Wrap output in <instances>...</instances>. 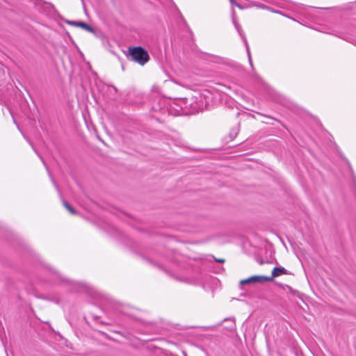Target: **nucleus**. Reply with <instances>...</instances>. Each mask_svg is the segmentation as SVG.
<instances>
[{"label": "nucleus", "instance_id": "nucleus-1", "mask_svg": "<svg viewBox=\"0 0 356 356\" xmlns=\"http://www.w3.org/2000/svg\"><path fill=\"white\" fill-rule=\"evenodd\" d=\"M128 51L129 58L141 65H145L149 59L147 51L141 47L129 48Z\"/></svg>", "mask_w": 356, "mask_h": 356}, {"label": "nucleus", "instance_id": "nucleus-2", "mask_svg": "<svg viewBox=\"0 0 356 356\" xmlns=\"http://www.w3.org/2000/svg\"><path fill=\"white\" fill-rule=\"evenodd\" d=\"M272 277L264 275H254L245 280L240 281L241 285L246 284H254V283H264L266 282H271Z\"/></svg>", "mask_w": 356, "mask_h": 356}, {"label": "nucleus", "instance_id": "nucleus-3", "mask_svg": "<svg viewBox=\"0 0 356 356\" xmlns=\"http://www.w3.org/2000/svg\"><path fill=\"white\" fill-rule=\"evenodd\" d=\"M67 24L70 25H72L77 27H81L84 30L90 32V33H94V29L88 25V24L83 22H78V21H68Z\"/></svg>", "mask_w": 356, "mask_h": 356}, {"label": "nucleus", "instance_id": "nucleus-4", "mask_svg": "<svg viewBox=\"0 0 356 356\" xmlns=\"http://www.w3.org/2000/svg\"><path fill=\"white\" fill-rule=\"evenodd\" d=\"M283 274H287V270L283 267H275L272 270V275L269 277H272V281L274 277H278Z\"/></svg>", "mask_w": 356, "mask_h": 356}, {"label": "nucleus", "instance_id": "nucleus-5", "mask_svg": "<svg viewBox=\"0 0 356 356\" xmlns=\"http://www.w3.org/2000/svg\"><path fill=\"white\" fill-rule=\"evenodd\" d=\"M234 25H235L238 32L239 33L240 35H241L239 26L237 25L234 21ZM241 36L243 38V40L244 41V43H245V47H246V50H247V53H248V58H249L250 64L252 67V58H251V56H250V48H249L247 40L245 39V38L243 35H241Z\"/></svg>", "mask_w": 356, "mask_h": 356}, {"label": "nucleus", "instance_id": "nucleus-6", "mask_svg": "<svg viewBox=\"0 0 356 356\" xmlns=\"http://www.w3.org/2000/svg\"><path fill=\"white\" fill-rule=\"evenodd\" d=\"M63 204L70 213L76 214V211L67 202L63 200Z\"/></svg>", "mask_w": 356, "mask_h": 356}, {"label": "nucleus", "instance_id": "nucleus-7", "mask_svg": "<svg viewBox=\"0 0 356 356\" xmlns=\"http://www.w3.org/2000/svg\"><path fill=\"white\" fill-rule=\"evenodd\" d=\"M229 1H230V3H231L232 4H233V5H236L237 7H238V8H241V6H240L239 4H238V3L235 1V0H229Z\"/></svg>", "mask_w": 356, "mask_h": 356}, {"label": "nucleus", "instance_id": "nucleus-8", "mask_svg": "<svg viewBox=\"0 0 356 356\" xmlns=\"http://www.w3.org/2000/svg\"><path fill=\"white\" fill-rule=\"evenodd\" d=\"M217 261L220 262V263H223L225 261V259H216Z\"/></svg>", "mask_w": 356, "mask_h": 356}]
</instances>
